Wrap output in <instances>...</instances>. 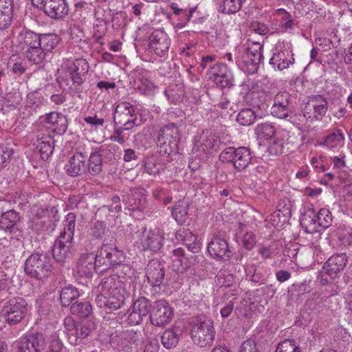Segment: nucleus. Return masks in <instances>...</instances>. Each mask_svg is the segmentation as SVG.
Listing matches in <instances>:
<instances>
[{
    "label": "nucleus",
    "mask_w": 352,
    "mask_h": 352,
    "mask_svg": "<svg viewBox=\"0 0 352 352\" xmlns=\"http://www.w3.org/2000/svg\"><path fill=\"white\" fill-rule=\"evenodd\" d=\"M99 294L96 301L100 307H105L110 311L121 308L130 294L124 287V283L117 275L103 278L97 287Z\"/></svg>",
    "instance_id": "1"
},
{
    "label": "nucleus",
    "mask_w": 352,
    "mask_h": 352,
    "mask_svg": "<svg viewBox=\"0 0 352 352\" xmlns=\"http://www.w3.org/2000/svg\"><path fill=\"white\" fill-rule=\"evenodd\" d=\"M169 118H178L174 122H170L162 127L157 133V145L161 155H170L177 150L179 142L178 128L182 125L184 113L181 109H175L168 113Z\"/></svg>",
    "instance_id": "2"
},
{
    "label": "nucleus",
    "mask_w": 352,
    "mask_h": 352,
    "mask_svg": "<svg viewBox=\"0 0 352 352\" xmlns=\"http://www.w3.org/2000/svg\"><path fill=\"white\" fill-rule=\"evenodd\" d=\"M190 324L191 337L195 344L204 347L212 342L215 331L211 319L206 316H199L192 318Z\"/></svg>",
    "instance_id": "3"
},
{
    "label": "nucleus",
    "mask_w": 352,
    "mask_h": 352,
    "mask_svg": "<svg viewBox=\"0 0 352 352\" xmlns=\"http://www.w3.org/2000/svg\"><path fill=\"white\" fill-rule=\"evenodd\" d=\"M52 267V260L47 254L35 252L26 259L24 271L29 277L43 280L49 276Z\"/></svg>",
    "instance_id": "4"
},
{
    "label": "nucleus",
    "mask_w": 352,
    "mask_h": 352,
    "mask_svg": "<svg viewBox=\"0 0 352 352\" xmlns=\"http://www.w3.org/2000/svg\"><path fill=\"white\" fill-rule=\"evenodd\" d=\"M64 327L67 331L69 342L74 346L80 344L92 331L90 322H76L71 316H67L65 318Z\"/></svg>",
    "instance_id": "5"
},
{
    "label": "nucleus",
    "mask_w": 352,
    "mask_h": 352,
    "mask_svg": "<svg viewBox=\"0 0 352 352\" xmlns=\"http://www.w3.org/2000/svg\"><path fill=\"white\" fill-rule=\"evenodd\" d=\"M219 142L220 138L214 135L195 136L192 153L195 157L205 160L212 151L220 150Z\"/></svg>",
    "instance_id": "6"
},
{
    "label": "nucleus",
    "mask_w": 352,
    "mask_h": 352,
    "mask_svg": "<svg viewBox=\"0 0 352 352\" xmlns=\"http://www.w3.org/2000/svg\"><path fill=\"white\" fill-rule=\"evenodd\" d=\"M329 109L327 98L321 94L314 95L302 109L304 117L309 121L321 120Z\"/></svg>",
    "instance_id": "7"
},
{
    "label": "nucleus",
    "mask_w": 352,
    "mask_h": 352,
    "mask_svg": "<svg viewBox=\"0 0 352 352\" xmlns=\"http://www.w3.org/2000/svg\"><path fill=\"white\" fill-rule=\"evenodd\" d=\"M28 312V303L26 300L17 297L9 300L4 307L3 317L10 324H15L20 322Z\"/></svg>",
    "instance_id": "8"
},
{
    "label": "nucleus",
    "mask_w": 352,
    "mask_h": 352,
    "mask_svg": "<svg viewBox=\"0 0 352 352\" xmlns=\"http://www.w3.org/2000/svg\"><path fill=\"white\" fill-rule=\"evenodd\" d=\"M115 125H124V129H131L135 126L138 118L135 113V107L127 102L119 103L115 109L113 117Z\"/></svg>",
    "instance_id": "9"
},
{
    "label": "nucleus",
    "mask_w": 352,
    "mask_h": 352,
    "mask_svg": "<svg viewBox=\"0 0 352 352\" xmlns=\"http://www.w3.org/2000/svg\"><path fill=\"white\" fill-rule=\"evenodd\" d=\"M52 256L54 260L59 263H64L71 258L75 254L74 239L58 236L52 248Z\"/></svg>",
    "instance_id": "10"
},
{
    "label": "nucleus",
    "mask_w": 352,
    "mask_h": 352,
    "mask_svg": "<svg viewBox=\"0 0 352 352\" xmlns=\"http://www.w3.org/2000/svg\"><path fill=\"white\" fill-rule=\"evenodd\" d=\"M173 316V308L165 300H159L152 305L149 319L152 324L162 327L170 322Z\"/></svg>",
    "instance_id": "11"
},
{
    "label": "nucleus",
    "mask_w": 352,
    "mask_h": 352,
    "mask_svg": "<svg viewBox=\"0 0 352 352\" xmlns=\"http://www.w3.org/2000/svg\"><path fill=\"white\" fill-rule=\"evenodd\" d=\"M263 46L258 42H252L251 45L245 47L241 60L247 66L248 73L254 74L257 71L258 65L263 59Z\"/></svg>",
    "instance_id": "12"
},
{
    "label": "nucleus",
    "mask_w": 352,
    "mask_h": 352,
    "mask_svg": "<svg viewBox=\"0 0 352 352\" xmlns=\"http://www.w3.org/2000/svg\"><path fill=\"white\" fill-rule=\"evenodd\" d=\"M142 338V333L133 329L116 331L110 335V342L122 348L138 344Z\"/></svg>",
    "instance_id": "13"
},
{
    "label": "nucleus",
    "mask_w": 352,
    "mask_h": 352,
    "mask_svg": "<svg viewBox=\"0 0 352 352\" xmlns=\"http://www.w3.org/2000/svg\"><path fill=\"white\" fill-rule=\"evenodd\" d=\"M146 190L142 187L131 188L129 192L123 197L122 201L129 210L142 211L146 208Z\"/></svg>",
    "instance_id": "14"
},
{
    "label": "nucleus",
    "mask_w": 352,
    "mask_h": 352,
    "mask_svg": "<svg viewBox=\"0 0 352 352\" xmlns=\"http://www.w3.org/2000/svg\"><path fill=\"white\" fill-rule=\"evenodd\" d=\"M20 219L19 213L14 210L3 212L0 216V228L10 233L11 237L17 239L21 236V230L19 225Z\"/></svg>",
    "instance_id": "15"
},
{
    "label": "nucleus",
    "mask_w": 352,
    "mask_h": 352,
    "mask_svg": "<svg viewBox=\"0 0 352 352\" xmlns=\"http://www.w3.org/2000/svg\"><path fill=\"white\" fill-rule=\"evenodd\" d=\"M86 78L65 70L64 75L60 78L59 83L63 90L72 96H76L80 98L81 94L83 91V84Z\"/></svg>",
    "instance_id": "16"
},
{
    "label": "nucleus",
    "mask_w": 352,
    "mask_h": 352,
    "mask_svg": "<svg viewBox=\"0 0 352 352\" xmlns=\"http://www.w3.org/2000/svg\"><path fill=\"white\" fill-rule=\"evenodd\" d=\"M292 110L291 95L287 91H280L274 97L271 113L274 117L285 119Z\"/></svg>",
    "instance_id": "17"
},
{
    "label": "nucleus",
    "mask_w": 352,
    "mask_h": 352,
    "mask_svg": "<svg viewBox=\"0 0 352 352\" xmlns=\"http://www.w3.org/2000/svg\"><path fill=\"white\" fill-rule=\"evenodd\" d=\"M47 128L58 135L64 134L68 126L67 117L61 113L53 111L40 118Z\"/></svg>",
    "instance_id": "18"
},
{
    "label": "nucleus",
    "mask_w": 352,
    "mask_h": 352,
    "mask_svg": "<svg viewBox=\"0 0 352 352\" xmlns=\"http://www.w3.org/2000/svg\"><path fill=\"white\" fill-rule=\"evenodd\" d=\"M207 249L209 254L217 261H228L232 255L228 241L221 236H214Z\"/></svg>",
    "instance_id": "19"
},
{
    "label": "nucleus",
    "mask_w": 352,
    "mask_h": 352,
    "mask_svg": "<svg viewBox=\"0 0 352 352\" xmlns=\"http://www.w3.org/2000/svg\"><path fill=\"white\" fill-rule=\"evenodd\" d=\"M170 44V40L163 30H155L150 36V48L160 57H165L167 55Z\"/></svg>",
    "instance_id": "20"
},
{
    "label": "nucleus",
    "mask_w": 352,
    "mask_h": 352,
    "mask_svg": "<svg viewBox=\"0 0 352 352\" xmlns=\"http://www.w3.org/2000/svg\"><path fill=\"white\" fill-rule=\"evenodd\" d=\"M269 63L274 69L283 71L294 63V54L284 47H276Z\"/></svg>",
    "instance_id": "21"
},
{
    "label": "nucleus",
    "mask_w": 352,
    "mask_h": 352,
    "mask_svg": "<svg viewBox=\"0 0 352 352\" xmlns=\"http://www.w3.org/2000/svg\"><path fill=\"white\" fill-rule=\"evenodd\" d=\"M165 276L164 264L157 259H151L146 267V277L152 287H160Z\"/></svg>",
    "instance_id": "22"
},
{
    "label": "nucleus",
    "mask_w": 352,
    "mask_h": 352,
    "mask_svg": "<svg viewBox=\"0 0 352 352\" xmlns=\"http://www.w3.org/2000/svg\"><path fill=\"white\" fill-rule=\"evenodd\" d=\"M142 239V248L144 250L159 252L164 245V237L163 232L158 228L146 231L144 228Z\"/></svg>",
    "instance_id": "23"
},
{
    "label": "nucleus",
    "mask_w": 352,
    "mask_h": 352,
    "mask_svg": "<svg viewBox=\"0 0 352 352\" xmlns=\"http://www.w3.org/2000/svg\"><path fill=\"white\" fill-rule=\"evenodd\" d=\"M87 155L82 152L76 151L69 158L65 165L67 173L72 177H76L87 173Z\"/></svg>",
    "instance_id": "24"
},
{
    "label": "nucleus",
    "mask_w": 352,
    "mask_h": 352,
    "mask_svg": "<svg viewBox=\"0 0 352 352\" xmlns=\"http://www.w3.org/2000/svg\"><path fill=\"white\" fill-rule=\"evenodd\" d=\"M348 256L345 253L331 256L324 263V270L331 278H335L346 267Z\"/></svg>",
    "instance_id": "25"
},
{
    "label": "nucleus",
    "mask_w": 352,
    "mask_h": 352,
    "mask_svg": "<svg viewBox=\"0 0 352 352\" xmlns=\"http://www.w3.org/2000/svg\"><path fill=\"white\" fill-rule=\"evenodd\" d=\"M94 270L95 271L94 253L82 254L76 267V273L78 277L90 279L92 277Z\"/></svg>",
    "instance_id": "26"
},
{
    "label": "nucleus",
    "mask_w": 352,
    "mask_h": 352,
    "mask_svg": "<svg viewBox=\"0 0 352 352\" xmlns=\"http://www.w3.org/2000/svg\"><path fill=\"white\" fill-rule=\"evenodd\" d=\"M113 237L111 239H104L102 241L103 247L106 252H104L109 258L112 267L120 265L125 261V254L123 251L119 250L116 245Z\"/></svg>",
    "instance_id": "27"
},
{
    "label": "nucleus",
    "mask_w": 352,
    "mask_h": 352,
    "mask_svg": "<svg viewBox=\"0 0 352 352\" xmlns=\"http://www.w3.org/2000/svg\"><path fill=\"white\" fill-rule=\"evenodd\" d=\"M174 265L178 267L177 270H185L198 263V256L195 254H186L182 248H178L173 251Z\"/></svg>",
    "instance_id": "28"
},
{
    "label": "nucleus",
    "mask_w": 352,
    "mask_h": 352,
    "mask_svg": "<svg viewBox=\"0 0 352 352\" xmlns=\"http://www.w3.org/2000/svg\"><path fill=\"white\" fill-rule=\"evenodd\" d=\"M175 238L177 241L182 242L191 253L197 254L201 251V243L189 229H179L175 234Z\"/></svg>",
    "instance_id": "29"
},
{
    "label": "nucleus",
    "mask_w": 352,
    "mask_h": 352,
    "mask_svg": "<svg viewBox=\"0 0 352 352\" xmlns=\"http://www.w3.org/2000/svg\"><path fill=\"white\" fill-rule=\"evenodd\" d=\"M34 144L39 149L41 157L43 160H47L54 148V142L50 135L38 134L32 140Z\"/></svg>",
    "instance_id": "30"
},
{
    "label": "nucleus",
    "mask_w": 352,
    "mask_h": 352,
    "mask_svg": "<svg viewBox=\"0 0 352 352\" xmlns=\"http://www.w3.org/2000/svg\"><path fill=\"white\" fill-rule=\"evenodd\" d=\"M233 166L238 171L245 169L251 162L252 155L249 148L241 146L236 148Z\"/></svg>",
    "instance_id": "31"
},
{
    "label": "nucleus",
    "mask_w": 352,
    "mask_h": 352,
    "mask_svg": "<svg viewBox=\"0 0 352 352\" xmlns=\"http://www.w3.org/2000/svg\"><path fill=\"white\" fill-rule=\"evenodd\" d=\"M300 226L304 230L310 234L319 232L318 223L316 218V212L314 209H308L302 215L300 220Z\"/></svg>",
    "instance_id": "32"
},
{
    "label": "nucleus",
    "mask_w": 352,
    "mask_h": 352,
    "mask_svg": "<svg viewBox=\"0 0 352 352\" xmlns=\"http://www.w3.org/2000/svg\"><path fill=\"white\" fill-rule=\"evenodd\" d=\"M106 252L103 244L100 245V250L96 254H94V263L95 265V272L97 274H102L112 267L110 263L109 258L107 256L104 255Z\"/></svg>",
    "instance_id": "33"
},
{
    "label": "nucleus",
    "mask_w": 352,
    "mask_h": 352,
    "mask_svg": "<svg viewBox=\"0 0 352 352\" xmlns=\"http://www.w3.org/2000/svg\"><path fill=\"white\" fill-rule=\"evenodd\" d=\"M188 203L185 200H179L171 209V214L176 222L179 224H184L188 214Z\"/></svg>",
    "instance_id": "34"
},
{
    "label": "nucleus",
    "mask_w": 352,
    "mask_h": 352,
    "mask_svg": "<svg viewBox=\"0 0 352 352\" xmlns=\"http://www.w3.org/2000/svg\"><path fill=\"white\" fill-rule=\"evenodd\" d=\"M80 296L77 287L68 285L63 287L60 292V302L62 307H68Z\"/></svg>",
    "instance_id": "35"
},
{
    "label": "nucleus",
    "mask_w": 352,
    "mask_h": 352,
    "mask_svg": "<svg viewBox=\"0 0 352 352\" xmlns=\"http://www.w3.org/2000/svg\"><path fill=\"white\" fill-rule=\"evenodd\" d=\"M104 162L96 151L92 152L87 163V173L93 176L98 175L102 171Z\"/></svg>",
    "instance_id": "36"
},
{
    "label": "nucleus",
    "mask_w": 352,
    "mask_h": 352,
    "mask_svg": "<svg viewBox=\"0 0 352 352\" xmlns=\"http://www.w3.org/2000/svg\"><path fill=\"white\" fill-rule=\"evenodd\" d=\"M118 146L114 144H105L101 146L98 150L95 151L102 160L104 163L114 162L116 160V151L118 150Z\"/></svg>",
    "instance_id": "37"
},
{
    "label": "nucleus",
    "mask_w": 352,
    "mask_h": 352,
    "mask_svg": "<svg viewBox=\"0 0 352 352\" xmlns=\"http://www.w3.org/2000/svg\"><path fill=\"white\" fill-rule=\"evenodd\" d=\"M20 41L23 44L24 50L37 47L40 45V34L30 30H25L20 34Z\"/></svg>",
    "instance_id": "38"
},
{
    "label": "nucleus",
    "mask_w": 352,
    "mask_h": 352,
    "mask_svg": "<svg viewBox=\"0 0 352 352\" xmlns=\"http://www.w3.org/2000/svg\"><path fill=\"white\" fill-rule=\"evenodd\" d=\"M89 69V64L85 59L78 58L74 60L72 64L67 67L66 70L72 74L87 78Z\"/></svg>",
    "instance_id": "39"
},
{
    "label": "nucleus",
    "mask_w": 352,
    "mask_h": 352,
    "mask_svg": "<svg viewBox=\"0 0 352 352\" xmlns=\"http://www.w3.org/2000/svg\"><path fill=\"white\" fill-rule=\"evenodd\" d=\"M245 0H222L219 3V12L226 14H232L239 12Z\"/></svg>",
    "instance_id": "40"
},
{
    "label": "nucleus",
    "mask_w": 352,
    "mask_h": 352,
    "mask_svg": "<svg viewBox=\"0 0 352 352\" xmlns=\"http://www.w3.org/2000/svg\"><path fill=\"white\" fill-rule=\"evenodd\" d=\"M31 346L36 348V352H43L47 345L46 337L42 333H30L25 335Z\"/></svg>",
    "instance_id": "41"
},
{
    "label": "nucleus",
    "mask_w": 352,
    "mask_h": 352,
    "mask_svg": "<svg viewBox=\"0 0 352 352\" xmlns=\"http://www.w3.org/2000/svg\"><path fill=\"white\" fill-rule=\"evenodd\" d=\"M70 311L80 317H88L92 313V306L89 301H76L72 304Z\"/></svg>",
    "instance_id": "42"
},
{
    "label": "nucleus",
    "mask_w": 352,
    "mask_h": 352,
    "mask_svg": "<svg viewBox=\"0 0 352 352\" xmlns=\"http://www.w3.org/2000/svg\"><path fill=\"white\" fill-rule=\"evenodd\" d=\"M344 140V135L341 129H336L331 133L329 134L324 138L321 145L327 146L328 148H336L342 144Z\"/></svg>",
    "instance_id": "43"
},
{
    "label": "nucleus",
    "mask_w": 352,
    "mask_h": 352,
    "mask_svg": "<svg viewBox=\"0 0 352 352\" xmlns=\"http://www.w3.org/2000/svg\"><path fill=\"white\" fill-rule=\"evenodd\" d=\"M58 43V38L55 34H40V46L46 53L50 52Z\"/></svg>",
    "instance_id": "44"
},
{
    "label": "nucleus",
    "mask_w": 352,
    "mask_h": 352,
    "mask_svg": "<svg viewBox=\"0 0 352 352\" xmlns=\"http://www.w3.org/2000/svg\"><path fill=\"white\" fill-rule=\"evenodd\" d=\"M76 215L74 212H69L65 217L64 221V228L60 233V236L66 237L67 236L72 239H74V234L76 227Z\"/></svg>",
    "instance_id": "45"
},
{
    "label": "nucleus",
    "mask_w": 352,
    "mask_h": 352,
    "mask_svg": "<svg viewBox=\"0 0 352 352\" xmlns=\"http://www.w3.org/2000/svg\"><path fill=\"white\" fill-rule=\"evenodd\" d=\"M25 54L30 62L36 65L42 63L47 55L40 45L37 47L25 50Z\"/></svg>",
    "instance_id": "46"
},
{
    "label": "nucleus",
    "mask_w": 352,
    "mask_h": 352,
    "mask_svg": "<svg viewBox=\"0 0 352 352\" xmlns=\"http://www.w3.org/2000/svg\"><path fill=\"white\" fill-rule=\"evenodd\" d=\"M108 232H109V229L107 226V223L98 220L91 224L89 234L94 239H102Z\"/></svg>",
    "instance_id": "47"
},
{
    "label": "nucleus",
    "mask_w": 352,
    "mask_h": 352,
    "mask_svg": "<svg viewBox=\"0 0 352 352\" xmlns=\"http://www.w3.org/2000/svg\"><path fill=\"white\" fill-rule=\"evenodd\" d=\"M255 133L260 138L270 139L276 133L275 126L270 122L259 124L255 128Z\"/></svg>",
    "instance_id": "48"
},
{
    "label": "nucleus",
    "mask_w": 352,
    "mask_h": 352,
    "mask_svg": "<svg viewBox=\"0 0 352 352\" xmlns=\"http://www.w3.org/2000/svg\"><path fill=\"white\" fill-rule=\"evenodd\" d=\"M222 68V72L220 74H217V77H214V82L222 88H230L233 85L232 74L228 70L226 67H223Z\"/></svg>",
    "instance_id": "49"
},
{
    "label": "nucleus",
    "mask_w": 352,
    "mask_h": 352,
    "mask_svg": "<svg viewBox=\"0 0 352 352\" xmlns=\"http://www.w3.org/2000/svg\"><path fill=\"white\" fill-rule=\"evenodd\" d=\"M255 112L249 108L242 109L237 115L236 121L243 126H250L255 121Z\"/></svg>",
    "instance_id": "50"
},
{
    "label": "nucleus",
    "mask_w": 352,
    "mask_h": 352,
    "mask_svg": "<svg viewBox=\"0 0 352 352\" xmlns=\"http://www.w3.org/2000/svg\"><path fill=\"white\" fill-rule=\"evenodd\" d=\"M161 341L164 347L170 349L177 345L179 336L173 329H166L161 336Z\"/></svg>",
    "instance_id": "51"
},
{
    "label": "nucleus",
    "mask_w": 352,
    "mask_h": 352,
    "mask_svg": "<svg viewBox=\"0 0 352 352\" xmlns=\"http://www.w3.org/2000/svg\"><path fill=\"white\" fill-rule=\"evenodd\" d=\"M133 309L144 317L151 314L152 305L147 298L141 297L133 302Z\"/></svg>",
    "instance_id": "52"
},
{
    "label": "nucleus",
    "mask_w": 352,
    "mask_h": 352,
    "mask_svg": "<svg viewBox=\"0 0 352 352\" xmlns=\"http://www.w3.org/2000/svg\"><path fill=\"white\" fill-rule=\"evenodd\" d=\"M215 282L221 287H229L235 283L236 280L235 276L232 274L223 271L218 273L216 276Z\"/></svg>",
    "instance_id": "53"
},
{
    "label": "nucleus",
    "mask_w": 352,
    "mask_h": 352,
    "mask_svg": "<svg viewBox=\"0 0 352 352\" xmlns=\"http://www.w3.org/2000/svg\"><path fill=\"white\" fill-rule=\"evenodd\" d=\"M275 352H302L298 343L292 339H285L278 343Z\"/></svg>",
    "instance_id": "54"
},
{
    "label": "nucleus",
    "mask_w": 352,
    "mask_h": 352,
    "mask_svg": "<svg viewBox=\"0 0 352 352\" xmlns=\"http://www.w3.org/2000/svg\"><path fill=\"white\" fill-rule=\"evenodd\" d=\"M316 218L317 219V223H318L319 227L323 228H329L332 222L331 213L327 208H321L316 213Z\"/></svg>",
    "instance_id": "55"
},
{
    "label": "nucleus",
    "mask_w": 352,
    "mask_h": 352,
    "mask_svg": "<svg viewBox=\"0 0 352 352\" xmlns=\"http://www.w3.org/2000/svg\"><path fill=\"white\" fill-rule=\"evenodd\" d=\"M138 89L144 95L154 93L157 87L148 78L141 77L138 79Z\"/></svg>",
    "instance_id": "56"
},
{
    "label": "nucleus",
    "mask_w": 352,
    "mask_h": 352,
    "mask_svg": "<svg viewBox=\"0 0 352 352\" xmlns=\"http://www.w3.org/2000/svg\"><path fill=\"white\" fill-rule=\"evenodd\" d=\"M144 168L149 175H157L164 170V164L157 162L154 158L151 157L145 162Z\"/></svg>",
    "instance_id": "57"
},
{
    "label": "nucleus",
    "mask_w": 352,
    "mask_h": 352,
    "mask_svg": "<svg viewBox=\"0 0 352 352\" xmlns=\"http://www.w3.org/2000/svg\"><path fill=\"white\" fill-rule=\"evenodd\" d=\"M309 291L310 287L306 281L294 283L288 289L289 293H291L292 296H296L304 295L309 293Z\"/></svg>",
    "instance_id": "58"
},
{
    "label": "nucleus",
    "mask_w": 352,
    "mask_h": 352,
    "mask_svg": "<svg viewBox=\"0 0 352 352\" xmlns=\"http://www.w3.org/2000/svg\"><path fill=\"white\" fill-rule=\"evenodd\" d=\"M194 11L195 8H190L189 10L182 9L177 15H175L177 17L178 21L175 25V27L177 28H184L188 23V22L190 21Z\"/></svg>",
    "instance_id": "59"
},
{
    "label": "nucleus",
    "mask_w": 352,
    "mask_h": 352,
    "mask_svg": "<svg viewBox=\"0 0 352 352\" xmlns=\"http://www.w3.org/2000/svg\"><path fill=\"white\" fill-rule=\"evenodd\" d=\"M271 223L276 228L281 227L287 221L285 214L280 210H277L271 214L270 219Z\"/></svg>",
    "instance_id": "60"
},
{
    "label": "nucleus",
    "mask_w": 352,
    "mask_h": 352,
    "mask_svg": "<svg viewBox=\"0 0 352 352\" xmlns=\"http://www.w3.org/2000/svg\"><path fill=\"white\" fill-rule=\"evenodd\" d=\"M284 146L281 139H274L268 146V151L270 155L277 156L283 153Z\"/></svg>",
    "instance_id": "61"
},
{
    "label": "nucleus",
    "mask_w": 352,
    "mask_h": 352,
    "mask_svg": "<svg viewBox=\"0 0 352 352\" xmlns=\"http://www.w3.org/2000/svg\"><path fill=\"white\" fill-rule=\"evenodd\" d=\"M236 148L234 147H228L223 149L219 156V160L223 163L232 162L233 164Z\"/></svg>",
    "instance_id": "62"
},
{
    "label": "nucleus",
    "mask_w": 352,
    "mask_h": 352,
    "mask_svg": "<svg viewBox=\"0 0 352 352\" xmlns=\"http://www.w3.org/2000/svg\"><path fill=\"white\" fill-rule=\"evenodd\" d=\"M249 29L250 32L262 36L266 35L269 32V28L265 24L258 21L252 22L249 25Z\"/></svg>",
    "instance_id": "63"
},
{
    "label": "nucleus",
    "mask_w": 352,
    "mask_h": 352,
    "mask_svg": "<svg viewBox=\"0 0 352 352\" xmlns=\"http://www.w3.org/2000/svg\"><path fill=\"white\" fill-rule=\"evenodd\" d=\"M339 241L344 246L352 245V228H346L339 235Z\"/></svg>",
    "instance_id": "64"
}]
</instances>
